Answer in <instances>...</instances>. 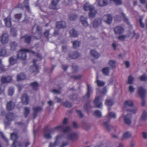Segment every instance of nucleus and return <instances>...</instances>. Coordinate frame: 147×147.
Segmentation results:
<instances>
[{"mask_svg": "<svg viewBox=\"0 0 147 147\" xmlns=\"http://www.w3.org/2000/svg\"><path fill=\"white\" fill-rule=\"evenodd\" d=\"M87 91L86 94L83 96V99L84 100H86L87 102L84 105V108L85 111H88L89 109L92 107L100 108L102 106V97L100 96L96 97L94 101V103L95 106L92 107L90 106V104L89 98L90 97L91 88L90 85L87 84Z\"/></svg>", "mask_w": 147, "mask_h": 147, "instance_id": "nucleus-1", "label": "nucleus"}, {"mask_svg": "<svg viewBox=\"0 0 147 147\" xmlns=\"http://www.w3.org/2000/svg\"><path fill=\"white\" fill-rule=\"evenodd\" d=\"M15 116L14 113H9L7 114L6 118L9 121H11L14 119Z\"/></svg>", "mask_w": 147, "mask_h": 147, "instance_id": "nucleus-20", "label": "nucleus"}, {"mask_svg": "<svg viewBox=\"0 0 147 147\" xmlns=\"http://www.w3.org/2000/svg\"><path fill=\"white\" fill-rule=\"evenodd\" d=\"M59 1V0H53L50 6L51 9H55L56 8V5Z\"/></svg>", "mask_w": 147, "mask_h": 147, "instance_id": "nucleus-29", "label": "nucleus"}, {"mask_svg": "<svg viewBox=\"0 0 147 147\" xmlns=\"http://www.w3.org/2000/svg\"><path fill=\"white\" fill-rule=\"evenodd\" d=\"M0 136L3 139L7 142H8V140L5 137V136H4L3 134V132H0Z\"/></svg>", "mask_w": 147, "mask_h": 147, "instance_id": "nucleus-50", "label": "nucleus"}, {"mask_svg": "<svg viewBox=\"0 0 147 147\" xmlns=\"http://www.w3.org/2000/svg\"><path fill=\"white\" fill-rule=\"evenodd\" d=\"M72 67V69L74 72L77 71L79 69V67L77 65L73 66Z\"/></svg>", "mask_w": 147, "mask_h": 147, "instance_id": "nucleus-59", "label": "nucleus"}, {"mask_svg": "<svg viewBox=\"0 0 147 147\" xmlns=\"http://www.w3.org/2000/svg\"><path fill=\"white\" fill-rule=\"evenodd\" d=\"M21 100L24 104L27 105L28 104L29 98L27 94H24L22 95Z\"/></svg>", "mask_w": 147, "mask_h": 147, "instance_id": "nucleus-15", "label": "nucleus"}, {"mask_svg": "<svg viewBox=\"0 0 147 147\" xmlns=\"http://www.w3.org/2000/svg\"><path fill=\"white\" fill-rule=\"evenodd\" d=\"M30 52V51L27 49H21L19 52L18 55H20L25 54L26 53Z\"/></svg>", "mask_w": 147, "mask_h": 147, "instance_id": "nucleus-33", "label": "nucleus"}, {"mask_svg": "<svg viewBox=\"0 0 147 147\" xmlns=\"http://www.w3.org/2000/svg\"><path fill=\"white\" fill-rule=\"evenodd\" d=\"M80 56H69L68 58L70 59H76L78 58Z\"/></svg>", "mask_w": 147, "mask_h": 147, "instance_id": "nucleus-61", "label": "nucleus"}, {"mask_svg": "<svg viewBox=\"0 0 147 147\" xmlns=\"http://www.w3.org/2000/svg\"><path fill=\"white\" fill-rule=\"evenodd\" d=\"M17 45L16 43L13 42L11 44V47L12 50H14Z\"/></svg>", "mask_w": 147, "mask_h": 147, "instance_id": "nucleus-58", "label": "nucleus"}, {"mask_svg": "<svg viewBox=\"0 0 147 147\" xmlns=\"http://www.w3.org/2000/svg\"><path fill=\"white\" fill-rule=\"evenodd\" d=\"M123 31V29L121 26L116 27L114 29V32L117 34H119L122 33Z\"/></svg>", "mask_w": 147, "mask_h": 147, "instance_id": "nucleus-23", "label": "nucleus"}, {"mask_svg": "<svg viewBox=\"0 0 147 147\" xmlns=\"http://www.w3.org/2000/svg\"><path fill=\"white\" fill-rule=\"evenodd\" d=\"M129 90L131 92H133L134 91V88L131 86H130L129 88Z\"/></svg>", "mask_w": 147, "mask_h": 147, "instance_id": "nucleus-62", "label": "nucleus"}, {"mask_svg": "<svg viewBox=\"0 0 147 147\" xmlns=\"http://www.w3.org/2000/svg\"><path fill=\"white\" fill-rule=\"evenodd\" d=\"M5 26L7 27H9L11 26V18L10 16L8 17L4 20Z\"/></svg>", "mask_w": 147, "mask_h": 147, "instance_id": "nucleus-25", "label": "nucleus"}, {"mask_svg": "<svg viewBox=\"0 0 147 147\" xmlns=\"http://www.w3.org/2000/svg\"><path fill=\"white\" fill-rule=\"evenodd\" d=\"M27 56H17V59H14L11 57L9 59V62L10 65H13L16 63L17 62V59H20L22 61L26 60Z\"/></svg>", "mask_w": 147, "mask_h": 147, "instance_id": "nucleus-7", "label": "nucleus"}, {"mask_svg": "<svg viewBox=\"0 0 147 147\" xmlns=\"http://www.w3.org/2000/svg\"><path fill=\"white\" fill-rule=\"evenodd\" d=\"M146 92V90L142 87L141 86L138 88L137 93L140 96L141 98L142 101L141 104L143 106H144L145 105V101L144 98Z\"/></svg>", "mask_w": 147, "mask_h": 147, "instance_id": "nucleus-6", "label": "nucleus"}, {"mask_svg": "<svg viewBox=\"0 0 147 147\" xmlns=\"http://www.w3.org/2000/svg\"><path fill=\"white\" fill-rule=\"evenodd\" d=\"M51 92L54 93H58V94H60L61 92L57 89H53L51 90Z\"/></svg>", "mask_w": 147, "mask_h": 147, "instance_id": "nucleus-55", "label": "nucleus"}, {"mask_svg": "<svg viewBox=\"0 0 147 147\" xmlns=\"http://www.w3.org/2000/svg\"><path fill=\"white\" fill-rule=\"evenodd\" d=\"M124 105L125 107L127 106L132 107L134 106L133 102L132 101L130 100L125 101L124 103Z\"/></svg>", "mask_w": 147, "mask_h": 147, "instance_id": "nucleus-28", "label": "nucleus"}, {"mask_svg": "<svg viewBox=\"0 0 147 147\" xmlns=\"http://www.w3.org/2000/svg\"><path fill=\"white\" fill-rule=\"evenodd\" d=\"M101 23L100 19H96L93 23V26L94 28H96L100 26Z\"/></svg>", "mask_w": 147, "mask_h": 147, "instance_id": "nucleus-22", "label": "nucleus"}, {"mask_svg": "<svg viewBox=\"0 0 147 147\" xmlns=\"http://www.w3.org/2000/svg\"><path fill=\"white\" fill-rule=\"evenodd\" d=\"M14 89L13 88L10 87L9 89L8 93V94L10 96H12L14 93Z\"/></svg>", "mask_w": 147, "mask_h": 147, "instance_id": "nucleus-42", "label": "nucleus"}, {"mask_svg": "<svg viewBox=\"0 0 147 147\" xmlns=\"http://www.w3.org/2000/svg\"><path fill=\"white\" fill-rule=\"evenodd\" d=\"M70 36L71 37H76L78 35L77 32L74 30H72L69 32Z\"/></svg>", "mask_w": 147, "mask_h": 147, "instance_id": "nucleus-37", "label": "nucleus"}, {"mask_svg": "<svg viewBox=\"0 0 147 147\" xmlns=\"http://www.w3.org/2000/svg\"><path fill=\"white\" fill-rule=\"evenodd\" d=\"M78 138V134L74 132L72 133L68 134L67 138L68 140H77Z\"/></svg>", "mask_w": 147, "mask_h": 147, "instance_id": "nucleus-16", "label": "nucleus"}, {"mask_svg": "<svg viewBox=\"0 0 147 147\" xmlns=\"http://www.w3.org/2000/svg\"><path fill=\"white\" fill-rule=\"evenodd\" d=\"M68 67V66L63 65H62V68L64 70L66 71Z\"/></svg>", "mask_w": 147, "mask_h": 147, "instance_id": "nucleus-63", "label": "nucleus"}, {"mask_svg": "<svg viewBox=\"0 0 147 147\" xmlns=\"http://www.w3.org/2000/svg\"><path fill=\"white\" fill-rule=\"evenodd\" d=\"M98 76L96 77V82L97 83V85L99 87L103 86L105 84V82L103 81H101L98 79Z\"/></svg>", "mask_w": 147, "mask_h": 147, "instance_id": "nucleus-32", "label": "nucleus"}, {"mask_svg": "<svg viewBox=\"0 0 147 147\" xmlns=\"http://www.w3.org/2000/svg\"><path fill=\"white\" fill-rule=\"evenodd\" d=\"M102 20L105 23L109 24L111 22L112 17L111 15H106L102 17Z\"/></svg>", "mask_w": 147, "mask_h": 147, "instance_id": "nucleus-11", "label": "nucleus"}, {"mask_svg": "<svg viewBox=\"0 0 147 147\" xmlns=\"http://www.w3.org/2000/svg\"><path fill=\"white\" fill-rule=\"evenodd\" d=\"M131 136V134L129 132H126L123 134L122 139L129 138Z\"/></svg>", "mask_w": 147, "mask_h": 147, "instance_id": "nucleus-35", "label": "nucleus"}, {"mask_svg": "<svg viewBox=\"0 0 147 147\" xmlns=\"http://www.w3.org/2000/svg\"><path fill=\"white\" fill-rule=\"evenodd\" d=\"M24 114L25 117H27L30 112V109L29 108L25 107L24 108Z\"/></svg>", "mask_w": 147, "mask_h": 147, "instance_id": "nucleus-38", "label": "nucleus"}, {"mask_svg": "<svg viewBox=\"0 0 147 147\" xmlns=\"http://www.w3.org/2000/svg\"><path fill=\"white\" fill-rule=\"evenodd\" d=\"M100 56H91V61L93 63L94 62V60L96 59L99 57Z\"/></svg>", "mask_w": 147, "mask_h": 147, "instance_id": "nucleus-54", "label": "nucleus"}, {"mask_svg": "<svg viewBox=\"0 0 147 147\" xmlns=\"http://www.w3.org/2000/svg\"><path fill=\"white\" fill-rule=\"evenodd\" d=\"M14 102L11 100L7 102L6 104V109L8 111H10L13 109L15 107Z\"/></svg>", "mask_w": 147, "mask_h": 147, "instance_id": "nucleus-12", "label": "nucleus"}, {"mask_svg": "<svg viewBox=\"0 0 147 147\" xmlns=\"http://www.w3.org/2000/svg\"><path fill=\"white\" fill-rule=\"evenodd\" d=\"M134 78L131 76H129L128 77V81L127 83L128 84H132L134 81Z\"/></svg>", "mask_w": 147, "mask_h": 147, "instance_id": "nucleus-43", "label": "nucleus"}, {"mask_svg": "<svg viewBox=\"0 0 147 147\" xmlns=\"http://www.w3.org/2000/svg\"><path fill=\"white\" fill-rule=\"evenodd\" d=\"M97 13V11L94 9V7L90 10L89 13V16L90 18L94 17Z\"/></svg>", "mask_w": 147, "mask_h": 147, "instance_id": "nucleus-24", "label": "nucleus"}, {"mask_svg": "<svg viewBox=\"0 0 147 147\" xmlns=\"http://www.w3.org/2000/svg\"><path fill=\"white\" fill-rule=\"evenodd\" d=\"M11 34L13 36H15L16 35V31L14 29H11Z\"/></svg>", "mask_w": 147, "mask_h": 147, "instance_id": "nucleus-56", "label": "nucleus"}, {"mask_svg": "<svg viewBox=\"0 0 147 147\" xmlns=\"http://www.w3.org/2000/svg\"><path fill=\"white\" fill-rule=\"evenodd\" d=\"M90 54L91 55H97L99 53L96 50H92L90 51Z\"/></svg>", "mask_w": 147, "mask_h": 147, "instance_id": "nucleus-47", "label": "nucleus"}, {"mask_svg": "<svg viewBox=\"0 0 147 147\" xmlns=\"http://www.w3.org/2000/svg\"><path fill=\"white\" fill-rule=\"evenodd\" d=\"M12 80L11 76H9L7 77H2L1 80V82L2 84L9 83Z\"/></svg>", "mask_w": 147, "mask_h": 147, "instance_id": "nucleus-14", "label": "nucleus"}, {"mask_svg": "<svg viewBox=\"0 0 147 147\" xmlns=\"http://www.w3.org/2000/svg\"><path fill=\"white\" fill-rule=\"evenodd\" d=\"M126 111L128 112H131L135 114L137 111V109L136 108L134 107L133 109H127Z\"/></svg>", "mask_w": 147, "mask_h": 147, "instance_id": "nucleus-44", "label": "nucleus"}, {"mask_svg": "<svg viewBox=\"0 0 147 147\" xmlns=\"http://www.w3.org/2000/svg\"><path fill=\"white\" fill-rule=\"evenodd\" d=\"M76 112L79 115V116L81 118H82L84 117V115L80 110H76Z\"/></svg>", "mask_w": 147, "mask_h": 147, "instance_id": "nucleus-51", "label": "nucleus"}, {"mask_svg": "<svg viewBox=\"0 0 147 147\" xmlns=\"http://www.w3.org/2000/svg\"><path fill=\"white\" fill-rule=\"evenodd\" d=\"M42 56H36V59H34L33 60V65L32 66L33 72H34L36 74L39 72V68L38 66L36 64V63L41 60Z\"/></svg>", "mask_w": 147, "mask_h": 147, "instance_id": "nucleus-4", "label": "nucleus"}, {"mask_svg": "<svg viewBox=\"0 0 147 147\" xmlns=\"http://www.w3.org/2000/svg\"><path fill=\"white\" fill-rule=\"evenodd\" d=\"M66 26V23L65 22H57L56 27L58 28H64Z\"/></svg>", "mask_w": 147, "mask_h": 147, "instance_id": "nucleus-27", "label": "nucleus"}, {"mask_svg": "<svg viewBox=\"0 0 147 147\" xmlns=\"http://www.w3.org/2000/svg\"><path fill=\"white\" fill-rule=\"evenodd\" d=\"M10 137L11 139L13 140L12 145V147H16V143H18L19 146L21 147L22 146L20 142H18L16 140L18 138V136L16 133H13L11 134Z\"/></svg>", "mask_w": 147, "mask_h": 147, "instance_id": "nucleus-8", "label": "nucleus"}, {"mask_svg": "<svg viewBox=\"0 0 147 147\" xmlns=\"http://www.w3.org/2000/svg\"><path fill=\"white\" fill-rule=\"evenodd\" d=\"M80 44V42L78 41H74L73 42V47L74 48H76L79 47Z\"/></svg>", "mask_w": 147, "mask_h": 147, "instance_id": "nucleus-41", "label": "nucleus"}, {"mask_svg": "<svg viewBox=\"0 0 147 147\" xmlns=\"http://www.w3.org/2000/svg\"><path fill=\"white\" fill-rule=\"evenodd\" d=\"M63 105L66 107L70 108L72 107V104L68 101H66L63 103Z\"/></svg>", "mask_w": 147, "mask_h": 147, "instance_id": "nucleus-40", "label": "nucleus"}, {"mask_svg": "<svg viewBox=\"0 0 147 147\" xmlns=\"http://www.w3.org/2000/svg\"><path fill=\"white\" fill-rule=\"evenodd\" d=\"M126 36L125 35H120L118 37V38L121 40H124Z\"/></svg>", "mask_w": 147, "mask_h": 147, "instance_id": "nucleus-57", "label": "nucleus"}, {"mask_svg": "<svg viewBox=\"0 0 147 147\" xmlns=\"http://www.w3.org/2000/svg\"><path fill=\"white\" fill-rule=\"evenodd\" d=\"M32 109L33 111V115L34 119L37 117L38 113L41 111L42 109V108L40 107L33 108Z\"/></svg>", "mask_w": 147, "mask_h": 147, "instance_id": "nucleus-18", "label": "nucleus"}, {"mask_svg": "<svg viewBox=\"0 0 147 147\" xmlns=\"http://www.w3.org/2000/svg\"><path fill=\"white\" fill-rule=\"evenodd\" d=\"M6 54V51L4 49H0V55H4Z\"/></svg>", "mask_w": 147, "mask_h": 147, "instance_id": "nucleus-49", "label": "nucleus"}, {"mask_svg": "<svg viewBox=\"0 0 147 147\" xmlns=\"http://www.w3.org/2000/svg\"><path fill=\"white\" fill-rule=\"evenodd\" d=\"M143 136L144 138L146 139L147 138V133L146 132H144L142 133Z\"/></svg>", "mask_w": 147, "mask_h": 147, "instance_id": "nucleus-64", "label": "nucleus"}, {"mask_svg": "<svg viewBox=\"0 0 147 147\" xmlns=\"http://www.w3.org/2000/svg\"><path fill=\"white\" fill-rule=\"evenodd\" d=\"M93 115L98 118H100L102 117L101 112L98 110H95L93 113Z\"/></svg>", "mask_w": 147, "mask_h": 147, "instance_id": "nucleus-34", "label": "nucleus"}, {"mask_svg": "<svg viewBox=\"0 0 147 147\" xmlns=\"http://www.w3.org/2000/svg\"><path fill=\"white\" fill-rule=\"evenodd\" d=\"M109 67H105L103 68L102 70L103 74L105 76H109Z\"/></svg>", "mask_w": 147, "mask_h": 147, "instance_id": "nucleus-26", "label": "nucleus"}, {"mask_svg": "<svg viewBox=\"0 0 147 147\" xmlns=\"http://www.w3.org/2000/svg\"><path fill=\"white\" fill-rule=\"evenodd\" d=\"M140 80L142 81H146L147 80V77L143 75L140 77Z\"/></svg>", "mask_w": 147, "mask_h": 147, "instance_id": "nucleus-52", "label": "nucleus"}, {"mask_svg": "<svg viewBox=\"0 0 147 147\" xmlns=\"http://www.w3.org/2000/svg\"><path fill=\"white\" fill-rule=\"evenodd\" d=\"M80 20L84 26L87 27L88 26V24L87 20V18L86 17L81 16L80 17Z\"/></svg>", "mask_w": 147, "mask_h": 147, "instance_id": "nucleus-19", "label": "nucleus"}, {"mask_svg": "<svg viewBox=\"0 0 147 147\" xmlns=\"http://www.w3.org/2000/svg\"><path fill=\"white\" fill-rule=\"evenodd\" d=\"M83 125L82 127L85 130H87L90 128V127L88 124L83 123Z\"/></svg>", "mask_w": 147, "mask_h": 147, "instance_id": "nucleus-45", "label": "nucleus"}, {"mask_svg": "<svg viewBox=\"0 0 147 147\" xmlns=\"http://www.w3.org/2000/svg\"><path fill=\"white\" fill-rule=\"evenodd\" d=\"M49 126L46 125L45 127L44 130L45 132H49L51 133H54L57 130L62 131L63 132L66 133L70 131L71 129L69 126L64 127L63 125H61L53 128L49 129Z\"/></svg>", "mask_w": 147, "mask_h": 147, "instance_id": "nucleus-2", "label": "nucleus"}, {"mask_svg": "<svg viewBox=\"0 0 147 147\" xmlns=\"http://www.w3.org/2000/svg\"><path fill=\"white\" fill-rule=\"evenodd\" d=\"M15 18L16 19L15 21H18L21 18V15L20 14H16L15 15Z\"/></svg>", "mask_w": 147, "mask_h": 147, "instance_id": "nucleus-48", "label": "nucleus"}, {"mask_svg": "<svg viewBox=\"0 0 147 147\" xmlns=\"http://www.w3.org/2000/svg\"><path fill=\"white\" fill-rule=\"evenodd\" d=\"M63 137V135L62 134L58 135L55 138V141L54 143H50L49 145V147H55L59 143V140Z\"/></svg>", "mask_w": 147, "mask_h": 147, "instance_id": "nucleus-10", "label": "nucleus"}, {"mask_svg": "<svg viewBox=\"0 0 147 147\" xmlns=\"http://www.w3.org/2000/svg\"><path fill=\"white\" fill-rule=\"evenodd\" d=\"M132 116L131 114H127L125 116L124 118V120L125 123L127 125H129L131 123V119Z\"/></svg>", "mask_w": 147, "mask_h": 147, "instance_id": "nucleus-13", "label": "nucleus"}, {"mask_svg": "<svg viewBox=\"0 0 147 147\" xmlns=\"http://www.w3.org/2000/svg\"><path fill=\"white\" fill-rule=\"evenodd\" d=\"M44 137L47 139H51V136L50 133L45 134Z\"/></svg>", "mask_w": 147, "mask_h": 147, "instance_id": "nucleus-53", "label": "nucleus"}, {"mask_svg": "<svg viewBox=\"0 0 147 147\" xmlns=\"http://www.w3.org/2000/svg\"><path fill=\"white\" fill-rule=\"evenodd\" d=\"M71 78H73L75 80H79L81 79L82 77L81 75L78 76H71Z\"/></svg>", "mask_w": 147, "mask_h": 147, "instance_id": "nucleus-46", "label": "nucleus"}, {"mask_svg": "<svg viewBox=\"0 0 147 147\" xmlns=\"http://www.w3.org/2000/svg\"><path fill=\"white\" fill-rule=\"evenodd\" d=\"M105 103L108 106L111 107L113 104V99H107L105 101Z\"/></svg>", "mask_w": 147, "mask_h": 147, "instance_id": "nucleus-31", "label": "nucleus"}, {"mask_svg": "<svg viewBox=\"0 0 147 147\" xmlns=\"http://www.w3.org/2000/svg\"><path fill=\"white\" fill-rule=\"evenodd\" d=\"M108 116L109 118L108 120L104 122V126L107 128L108 130L110 131L113 128V127L109 125V122L110 120V118H113L115 119L116 117V115L113 112H111L109 113Z\"/></svg>", "mask_w": 147, "mask_h": 147, "instance_id": "nucleus-5", "label": "nucleus"}, {"mask_svg": "<svg viewBox=\"0 0 147 147\" xmlns=\"http://www.w3.org/2000/svg\"><path fill=\"white\" fill-rule=\"evenodd\" d=\"M9 40L8 34L6 33H3L0 36V42L3 44L7 43Z\"/></svg>", "mask_w": 147, "mask_h": 147, "instance_id": "nucleus-9", "label": "nucleus"}, {"mask_svg": "<svg viewBox=\"0 0 147 147\" xmlns=\"http://www.w3.org/2000/svg\"><path fill=\"white\" fill-rule=\"evenodd\" d=\"M33 89L34 90H36L38 89V84L36 82H34L30 84Z\"/></svg>", "mask_w": 147, "mask_h": 147, "instance_id": "nucleus-30", "label": "nucleus"}, {"mask_svg": "<svg viewBox=\"0 0 147 147\" xmlns=\"http://www.w3.org/2000/svg\"><path fill=\"white\" fill-rule=\"evenodd\" d=\"M147 119V113L146 112L145 110H144L143 113L141 116V119L142 120H145Z\"/></svg>", "mask_w": 147, "mask_h": 147, "instance_id": "nucleus-39", "label": "nucleus"}, {"mask_svg": "<svg viewBox=\"0 0 147 147\" xmlns=\"http://www.w3.org/2000/svg\"><path fill=\"white\" fill-rule=\"evenodd\" d=\"M110 68L113 69L115 67V61L111 60L110 61L109 63Z\"/></svg>", "mask_w": 147, "mask_h": 147, "instance_id": "nucleus-36", "label": "nucleus"}, {"mask_svg": "<svg viewBox=\"0 0 147 147\" xmlns=\"http://www.w3.org/2000/svg\"><path fill=\"white\" fill-rule=\"evenodd\" d=\"M112 2L115 3L117 5H120L122 3V2L120 0H99L98 1V3L99 6H102L110 3Z\"/></svg>", "mask_w": 147, "mask_h": 147, "instance_id": "nucleus-3", "label": "nucleus"}, {"mask_svg": "<svg viewBox=\"0 0 147 147\" xmlns=\"http://www.w3.org/2000/svg\"><path fill=\"white\" fill-rule=\"evenodd\" d=\"M94 7L93 6L90 4L89 3L86 2L84 5L83 8L85 11L89 10L90 11L93 9Z\"/></svg>", "mask_w": 147, "mask_h": 147, "instance_id": "nucleus-17", "label": "nucleus"}, {"mask_svg": "<svg viewBox=\"0 0 147 147\" xmlns=\"http://www.w3.org/2000/svg\"><path fill=\"white\" fill-rule=\"evenodd\" d=\"M26 75L24 73H21L17 75V79L18 81H21L26 79Z\"/></svg>", "mask_w": 147, "mask_h": 147, "instance_id": "nucleus-21", "label": "nucleus"}, {"mask_svg": "<svg viewBox=\"0 0 147 147\" xmlns=\"http://www.w3.org/2000/svg\"><path fill=\"white\" fill-rule=\"evenodd\" d=\"M31 37L30 36H28L26 37L25 38V41L27 43H29L30 41Z\"/></svg>", "mask_w": 147, "mask_h": 147, "instance_id": "nucleus-60", "label": "nucleus"}]
</instances>
